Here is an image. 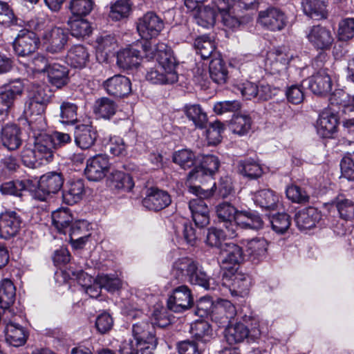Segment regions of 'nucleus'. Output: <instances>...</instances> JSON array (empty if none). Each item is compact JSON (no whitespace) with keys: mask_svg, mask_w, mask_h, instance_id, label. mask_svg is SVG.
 I'll return each mask as SVG.
<instances>
[{"mask_svg":"<svg viewBox=\"0 0 354 354\" xmlns=\"http://www.w3.org/2000/svg\"><path fill=\"white\" fill-rule=\"evenodd\" d=\"M153 57L158 62V66L150 68L146 74L147 81L154 84H167L176 83L178 75L176 71L178 62L173 52L165 44H159L153 52Z\"/></svg>","mask_w":354,"mask_h":354,"instance_id":"1","label":"nucleus"},{"mask_svg":"<svg viewBox=\"0 0 354 354\" xmlns=\"http://www.w3.org/2000/svg\"><path fill=\"white\" fill-rule=\"evenodd\" d=\"M49 93L47 86H33L25 102L24 113L34 131H41L46 129L45 112L50 101Z\"/></svg>","mask_w":354,"mask_h":354,"instance_id":"2","label":"nucleus"},{"mask_svg":"<svg viewBox=\"0 0 354 354\" xmlns=\"http://www.w3.org/2000/svg\"><path fill=\"white\" fill-rule=\"evenodd\" d=\"M218 260L224 269L232 274V283L230 292L233 296L242 297L243 293V279L241 272H239L240 263L243 261L242 248L232 243H225L221 248Z\"/></svg>","mask_w":354,"mask_h":354,"instance_id":"3","label":"nucleus"},{"mask_svg":"<svg viewBox=\"0 0 354 354\" xmlns=\"http://www.w3.org/2000/svg\"><path fill=\"white\" fill-rule=\"evenodd\" d=\"M215 185L216 184L214 183L211 189H205L197 185H189V191L197 196L189 201V208L196 225L199 227H203L209 223V209L205 199L213 195L214 188H216Z\"/></svg>","mask_w":354,"mask_h":354,"instance_id":"4","label":"nucleus"},{"mask_svg":"<svg viewBox=\"0 0 354 354\" xmlns=\"http://www.w3.org/2000/svg\"><path fill=\"white\" fill-rule=\"evenodd\" d=\"M153 49L149 41L136 44L120 50L117 55V64L124 70L136 68L142 57L153 58Z\"/></svg>","mask_w":354,"mask_h":354,"instance_id":"5","label":"nucleus"},{"mask_svg":"<svg viewBox=\"0 0 354 354\" xmlns=\"http://www.w3.org/2000/svg\"><path fill=\"white\" fill-rule=\"evenodd\" d=\"M218 223L223 225L230 238L236 237L243 229V213L236 209L228 203H222L216 207Z\"/></svg>","mask_w":354,"mask_h":354,"instance_id":"6","label":"nucleus"},{"mask_svg":"<svg viewBox=\"0 0 354 354\" xmlns=\"http://www.w3.org/2000/svg\"><path fill=\"white\" fill-rule=\"evenodd\" d=\"M196 161L198 166H196L187 176L189 185H196L198 183L203 184L207 179L212 178L220 167L218 157L214 155H198Z\"/></svg>","mask_w":354,"mask_h":354,"instance_id":"7","label":"nucleus"},{"mask_svg":"<svg viewBox=\"0 0 354 354\" xmlns=\"http://www.w3.org/2000/svg\"><path fill=\"white\" fill-rule=\"evenodd\" d=\"M64 178L61 172L49 171L43 174L37 181L34 198L45 201L51 194H57L63 187Z\"/></svg>","mask_w":354,"mask_h":354,"instance_id":"8","label":"nucleus"},{"mask_svg":"<svg viewBox=\"0 0 354 354\" xmlns=\"http://www.w3.org/2000/svg\"><path fill=\"white\" fill-rule=\"evenodd\" d=\"M20 316L14 315L11 310L4 312L3 324H5V337L6 342L11 346H20L27 340L28 333L19 323Z\"/></svg>","mask_w":354,"mask_h":354,"instance_id":"9","label":"nucleus"},{"mask_svg":"<svg viewBox=\"0 0 354 354\" xmlns=\"http://www.w3.org/2000/svg\"><path fill=\"white\" fill-rule=\"evenodd\" d=\"M164 27L163 20L153 12H147L136 21L137 31L145 41L158 37Z\"/></svg>","mask_w":354,"mask_h":354,"instance_id":"10","label":"nucleus"},{"mask_svg":"<svg viewBox=\"0 0 354 354\" xmlns=\"http://www.w3.org/2000/svg\"><path fill=\"white\" fill-rule=\"evenodd\" d=\"M40 41L35 32L21 30L13 41V49L19 57H29L37 50Z\"/></svg>","mask_w":354,"mask_h":354,"instance_id":"11","label":"nucleus"},{"mask_svg":"<svg viewBox=\"0 0 354 354\" xmlns=\"http://www.w3.org/2000/svg\"><path fill=\"white\" fill-rule=\"evenodd\" d=\"M132 334L133 344L137 346H149L150 348H156L158 344V339L156 337L154 327L149 322L148 319H142L133 324Z\"/></svg>","mask_w":354,"mask_h":354,"instance_id":"12","label":"nucleus"},{"mask_svg":"<svg viewBox=\"0 0 354 354\" xmlns=\"http://www.w3.org/2000/svg\"><path fill=\"white\" fill-rule=\"evenodd\" d=\"M257 22L270 31H281L287 26L288 17L281 9L270 6L259 12Z\"/></svg>","mask_w":354,"mask_h":354,"instance_id":"13","label":"nucleus"},{"mask_svg":"<svg viewBox=\"0 0 354 354\" xmlns=\"http://www.w3.org/2000/svg\"><path fill=\"white\" fill-rule=\"evenodd\" d=\"M193 304L192 291L186 285L174 288L167 303L168 309L174 313H183L189 309Z\"/></svg>","mask_w":354,"mask_h":354,"instance_id":"14","label":"nucleus"},{"mask_svg":"<svg viewBox=\"0 0 354 354\" xmlns=\"http://www.w3.org/2000/svg\"><path fill=\"white\" fill-rule=\"evenodd\" d=\"M24 85L21 80L10 82L0 93V114L7 115L14 107L15 102L22 95Z\"/></svg>","mask_w":354,"mask_h":354,"instance_id":"15","label":"nucleus"},{"mask_svg":"<svg viewBox=\"0 0 354 354\" xmlns=\"http://www.w3.org/2000/svg\"><path fill=\"white\" fill-rule=\"evenodd\" d=\"M110 163L107 156L98 154L86 160L84 174L90 181H100L109 171Z\"/></svg>","mask_w":354,"mask_h":354,"instance_id":"16","label":"nucleus"},{"mask_svg":"<svg viewBox=\"0 0 354 354\" xmlns=\"http://www.w3.org/2000/svg\"><path fill=\"white\" fill-rule=\"evenodd\" d=\"M306 37L315 49L321 50L330 49L334 41L331 31L320 25L311 26Z\"/></svg>","mask_w":354,"mask_h":354,"instance_id":"17","label":"nucleus"},{"mask_svg":"<svg viewBox=\"0 0 354 354\" xmlns=\"http://www.w3.org/2000/svg\"><path fill=\"white\" fill-rule=\"evenodd\" d=\"M22 224L20 215L15 211L7 210L0 214V236L8 239L15 236Z\"/></svg>","mask_w":354,"mask_h":354,"instance_id":"18","label":"nucleus"},{"mask_svg":"<svg viewBox=\"0 0 354 354\" xmlns=\"http://www.w3.org/2000/svg\"><path fill=\"white\" fill-rule=\"evenodd\" d=\"M102 86L110 95L117 97H123L131 92L130 80L122 75H115L102 83Z\"/></svg>","mask_w":354,"mask_h":354,"instance_id":"19","label":"nucleus"},{"mask_svg":"<svg viewBox=\"0 0 354 354\" xmlns=\"http://www.w3.org/2000/svg\"><path fill=\"white\" fill-rule=\"evenodd\" d=\"M171 202V196L166 191L151 187L147 189L142 205L149 210L157 212L167 207Z\"/></svg>","mask_w":354,"mask_h":354,"instance_id":"20","label":"nucleus"},{"mask_svg":"<svg viewBox=\"0 0 354 354\" xmlns=\"http://www.w3.org/2000/svg\"><path fill=\"white\" fill-rule=\"evenodd\" d=\"M97 137L96 128L91 124H80L75 127V142L82 149H88L92 147Z\"/></svg>","mask_w":354,"mask_h":354,"instance_id":"21","label":"nucleus"},{"mask_svg":"<svg viewBox=\"0 0 354 354\" xmlns=\"http://www.w3.org/2000/svg\"><path fill=\"white\" fill-rule=\"evenodd\" d=\"M236 315L235 306L228 300L221 299L213 307L212 319L224 326L232 323Z\"/></svg>","mask_w":354,"mask_h":354,"instance_id":"22","label":"nucleus"},{"mask_svg":"<svg viewBox=\"0 0 354 354\" xmlns=\"http://www.w3.org/2000/svg\"><path fill=\"white\" fill-rule=\"evenodd\" d=\"M44 41L47 52L58 53L64 50L68 41V34L64 30L55 27L44 35Z\"/></svg>","mask_w":354,"mask_h":354,"instance_id":"23","label":"nucleus"},{"mask_svg":"<svg viewBox=\"0 0 354 354\" xmlns=\"http://www.w3.org/2000/svg\"><path fill=\"white\" fill-rule=\"evenodd\" d=\"M328 69L321 68L308 80L309 89L315 95H324L332 89V81L327 73Z\"/></svg>","mask_w":354,"mask_h":354,"instance_id":"24","label":"nucleus"},{"mask_svg":"<svg viewBox=\"0 0 354 354\" xmlns=\"http://www.w3.org/2000/svg\"><path fill=\"white\" fill-rule=\"evenodd\" d=\"M21 131L15 124H7L1 129V141L4 147L9 151H15L22 144Z\"/></svg>","mask_w":354,"mask_h":354,"instance_id":"25","label":"nucleus"},{"mask_svg":"<svg viewBox=\"0 0 354 354\" xmlns=\"http://www.w3.org/2000/svg\"><path fill=\"white\" fill-rule=\"evenodd\" d=\"M338 125L339 120L335 114L324 111L317 121V133L323 138H331L337 131Z\"/></svg>","mask_w":354,"mask_h":354,"instance_id":"26","label":"nucleus"},{"mask_svg":"<svg viewBox=\"0 0 354 354\" xmlns=\"http://www.w3.org/2000/svg\"><path fill=\"white\" fill-rule=\"evenodd\" d=\"M85 195V185L83 180L69 181L62 191L63 202L73 205L82 200Z\"/></svg>","mask_w":354,"mask_h":354,"instance_id":"27","label":"nucleus"},{"mask_svg":"<svg viewBox=\"0 0 354 354\" xmlns=\"http://www.w3.org/2000/svg\"><path fill=\"white\" fill-rule=\"evenodd\" d=\"M321 214L318 209L313 207H308L297 212L295 215L296 225L300 230L314 227L320 220Z\"/></svg>","mask_w":354,"mask_h":354,"instance_id":"28","label":"nucleus"},{"mask_svg":"<svg viewBox=\"0 0 354 354\" xmlns=\"http://www.w3.org/2000/svg\"><path fill=\"white\" fill-rule=\"evenodd\" d=\"M197 264V262L187 257L178 259L173 263L171 275L178 282H185L194 271Z\"/></svg>","mask_w":354,"mask_h":354,"instance_id":"29","label":"nucleus"},{"mask_svg":"<svg viewBox=\"0 0 354 354\" xmlns=\"http://www.w3.org/2000/svg\"><path fill=\"white\" fill-rule=\"evenodd\" d=\"M35 148L39 158L50 161L53 157L54 150L57 148V143L54 142L50 135L40 133L36 137Z\"/></svg>","mask_w":354,"mask_h":354,"instance_id":"30","label":"nucleus"},{"mask_svg":"<svg viewBox=\"0 0 354 354\" xmlns=\"http://www.w3.org/2000/svg\"><path fill=\"white\" fill-rule=\"evenodd\" d=\"M268 242L261 237H257L248 241L245 257L252 263H258L266 255Z\"/></svg>","mask_w":354,"mask_h":354,"instance_id":"31","label":"nucleus"},{"mask_svg":"<svg viewBox=\"0 0 354 354\" xmlns=\"http://www.w3.org/2000/svg\"><path fill=\"white\" fill-rule=\"evenodd\" d=\"M116 46V40L112 35L104 33L96 39V56L100 62H105L113 53Z\"/></svg>","mask_w":354,"mask_h":354,"instance_id":"32","label":"nucleus"},{"mask_svg":"<svg viewBox=\"0 0 354 354\" xmlns=\"http://www.w3.org/2000/svg\"><path fill=\"white\" fill-rule=\"evenodd\" d=\"M252 200L263 209L274 210L277 207L279 197L272 190L265 189L252 194Z\"/></svg>","mask_w":354,"mask_h":354,"instance_id":"33","label":"nucleus"},{"mask_svg":"<svg viewBox=\"0 0 354 354\" xmlns=\"http://www.w3.org/2000/svg\"><path fill=\"white\" fill-rule=\"evenodd\" d=\"M46 73L48 82L57 88H62L68 82V70L66 66L59 64H51L48 66Z\"/></svg>","mask_w":354,"mask_h":354,"instance_id":"34","label":"nucleus"},{"mask_svg":"<svg viewBox=\"0 0 354 354\" xmlns=\"http://www.w3.org/2000/svg\"><path fill=\"white\" fill-rule=\"evenodd\" d=\"M301 5L304 14L313 19L320 20L326 19L328 17L326 4L324 1L303 0Z\"/></svg>","mask_w":354,"mask_h":354,"instance_id":"35","label":"nucleus"},{"mask_svg":"<svg viewBox=\"0 0 354 354\" xmlns=\"http://www.w3.org/2000/svg\"><path fill=\"white\" fill-rule=\"evenodd\" d=\"M109 187L118 191L129 192L134 186L133 178L120 171H113L108 178Z\"/></svg>","mask_w":354,"mask_h":354,"instance_id":"36","label":"nucleus"},{"mask_svg":"<svg viewBox=\"0 0 354 354\" xmlns=\"http://www.w3.org/2000/svg\"><path fill=\"white\" fill-rule=\"evenodd\" d=\"M66 60L74 68H84L89 61V53L82 45H75L68 51Z\"/></svg>","mask_w":354,"mask_h":354,"instance_id":"37","label":"nucleus"},{"mask_svg":"<svg viewBox=\"0 0 354 354\" xmlns=\"http://www.w3.org/2000/svg\"><path fill=\"white\" fill-rule=\"evenodd\" d=\"M16 298V288L12 281L8 279H4L0 283V308L4 310H10Z\"/></svg>","mask_w":354,"mask_h":354,"instance_id":"38","label":"nucleus"},{"mask_svg":"<svg viewBox=\"0 0 354 354\" xmlns=\"http://www.w3.org/2000/svg\"><path fill=\"white\" fill-rule=\"evenodd\" d=\"M217 9L214 6H203L196 8L194 18L198 25L209 28L214 25L217 16Z\"/></svg>","mask_w":354,"mask_h":354,"instance_id":"39","label":"nucleus"},{"mask_svg":"<svg viewBox=\"0 0 354 354\" xmlns=\"http://www.w3.org/2000/svg\"><path fill=\"white\" fill-rule=\"evenodd\" d=\"M222 16V22L227 28L234 29L241 25V20L243 15V6L236 4V7L220 10Z\"/></svg>","mask_w":354,"mask_h":354,"instance_id":"40","label":"nucleus"},{"mask_svg":"<svg viewBox=\"0 0 354 354\" xmlns=\"http://www.w3.org/2000/svg\"><path fill=\"white\" fill-rule=\"evenodd\" d=\"M73 217L67 208H60L52 213L53 225L59 233L66 234Z\"/></svg>","mask_w":354,"mask_h":354,"instance_id":"41","label":"nucleus"},{"mask_svg":"<svg viewBox=\"0 0 354 354\" xmlns=\"http://www.w3.org/2000/svg\"><path fill=\"white\" fill-rule=\"evenodd\" d=\"M185 113L189 120L193 122L196 128L205 129L207 127V115L200 105L186 106L185 107Z\"/></svg>","mask_w":354,"mask_h":354,"instance_id":"42","label":"nucleus"},{"mask_svg":"<svg viewBox=\"0 0 354 354\" xmlns=\"http://www.w3.org/2000/svg\"><path fill=\"white\" fill-rule=\"evenodd\" d=\"M209 75L212 80L216 84L225 83L227 78V71L223 61L220 57L212 59L209 66Z\"/></svg>","mask_w":354,"mask_h":354,"instance_id":"43","label":"nucleus"},{"mask_svg":"<svg viewBox=\"0 0 354 354\" xmlns=\"http://www.w3.org/2000/svg\"><path fill=\"white\" fill-rule=\"evenodd\" d=\"M337 208L340 217L346 221L353 219L354 214V202L344 195L337 196L332 201Z\"/></svg>","mask_w":354,"mask_h":354,"instance_id":"44","label":"nucleus"},{"mask_svg":"<svg viewBox=\"0 0 354 354\" xmlns=\"http://www.w3.org/2000/svg\"><path fill=\"white\" fill-rule=\"evenodd\" d=\"M116 109L117 105L115 102L108 97L98 99L95 103V113L104 119H110L115 115Z\"/></svg>","mask_w":354,"mask_h":354,"instance_id":"45","label":"nucleus"},{"mask_svg":"<svg viewBox=\"0 0 354 354\" xmlns=\"http://www.w3.org/2000/svg\"><path fill=\"white\" fill-rule=\"evenodd\" d=\"M73 275L76 277L78 283L84 288V290L87 295L91 298H97L100 295L102 287L95 279L94 283L92 285H86L84 283L86 280L91 282V277L85 273L83 270H79L77 272H73Z\"/></svg>","mask_w":354,"mask_h":354,"instance_id":"46","label":"nucleus"},{"mask_svg":"<svg viewBox=\"0 0 354 354\" xmlns=\"http://www.w3.org/2000/svg\"><path fill=\"white\" fill-rule=\"evenodd\" d=\"M68 26L71 35L77 39L88 36L92 31L89 22L84 19L69 20Z\"/></svg>","mask_w":354,"mask_h":354,"instance_id":"47","label":"nucleus"},{"mask_svg":"<svg viewBox=\"0 0 354 354\" xmlns=\"http://www.w3.org/2000/svg\"><path fill=\"white\" fill-rule=\"evenodd\" d=\"M194 46L197 53L201 55L203 59H208L213 55L215 45L208 36L198 37L194 41Z\"/></svg>","mask_w":354,"mask_h":354,"instance_id":"48","label":"nucleus"},{"mask_svg":"<svg viewBox=\"0 0 354 354\" xmlns=\"http://www.w3.org/2000/svg\"><path fill=\"white\" fill-rule=\"evenodd\" d=\"M225 337L230 345L238 344L243 341V324L241 320L235 324L227 325L225 329Z\"/></svg>","mask_w":354,"mask_h":354,"instance_id":"49","label":"nucleus"},{"mask_svg":"<svg viewBox=\"0 0 354 354\" xmlns=\"http://www.w3.org/2000/svg\"><path fill=\"white\" fill-rule=\"evenodd\" d=\"M173 161L184 169L191 168L197 163L196 157L189 149H182L176 151L173 155Z\"/></svg>","mask_w":354,"mask_h":354,"instance_id":"50","label":"nucleus"},{"mask_svg":"<svg viewBox=\"0 0 354 354\" xmlns=\"http://www.w3.org/2000/svg\"><path fill=\"white\" fill-rule=\"evenodd\" d=\"M212 328L207 321L198 320L191 325L190 333L198 340L206 342L212 335Z\"/></svg>","mask_w":354,"mask_h":354,"instance_id":"51","label":"nucleus"},{"mask_svg":"<svg viewBox=\"0 0 354 354\" xmlns=\"http://www.w3.org/2000/svg\"><path fill=\"white\" fill-rule=\"evenodd\" d=\"M131 10V6L128 0H118L111 6L109 17L119 21L128 17Z\"/></svg>","mask_w":354,"mask_h":354,"instance_id":"52","label":"nucleus"},{"mask_svg":"<svg viewBox=\"0 0 354 354\" xmlns=\"http://www.w3.org/2000/svg\"><path fill=\"white\" fill-rule=\"evenodd\" d=\"M93 5V0H71L69 9L73 15L84 17L91 12Z\"/></svg>","mask_w":354,"mask_h":354,"instance_id":"53","label":"nucleus"},{"mask_svg":"<svg viewBox=\"0 0 354 354\" xmlns=\"http://www.w3.org/2000/svg\"><path fill=\"white\" fill-rule=\"evenodd\" d=\"M86 223L84 221L72 222L68 229L70 239L77 243L75 247H82L85 243V236H81L82 231L86 227Z\"/></svg>","mask_w":354,"mask_h":354,"instance_id":"54","label":"nucleus"},{"mask_svg":"<svg viewBox=\"0 0 354 354\" xmlns=\"http://www.w3.org/2000/svg\"><path fill=\"white\" fill-rule=\"evenodd\" d=\"M155 349L149 346H137L131 341H124L120 346L119 354H153Z\"/></svg>","mask_w":354,"mask_h":354,"instance_id":"55","label":"nucleus"},{"mask_svg":"<svg viewBox=\"0 0 354 354\" xmlns=\"http://www.w3.org/2000/svg\"><path fill=\"white\" fill-rule=\"evenodd\" d=\"M210 279L211 278L198 263L195 267L194 271L187 281L191 284L201 286L205 290H209L210 289Z\"/></svg>","mask_w":354,"mask_h":354,"instance_id":"56","label":"nucleus"},{"mask_svg":"<svg viewBox=\"0 0 354 354\" xmlns=\"http://www.w3.org/2000/svg\"><path fill=\"white\" fill-rule=\"evenodd\" d=\"M28 59V62L24 63V65L37 73H46L48 68V66L51 64L48 63V59L42 54L37 53L33 57Z\"/></svg>","mask_w":354,"mask_h":354,"instance_id":"57","label":"nucleus"},{"mask_svg":"<svg viewBox=\"0 0 354 354\" xmlns=\"http://www.w3.org/2000/svg\"><path fill=\"white\" fill-rule=\"evenodd\" d=\"M225 130L224 124L219 120L210 123L206 131V137L209 145H216L221 141V134Z\"/></svg>","mask_w":354,"mask_h":354,"instance_id":"58","label":"nucleus"},{"mask_svg":"<svg viewBox=\"0 0 354 354\" xmlns=\"http://www.w3.org/2000/svg\"><path fill=\"white\" fill-rule=\"evenodd\" d=\"M17 17L7 2L0 1V25L10 27L17 24Z\"/></svg>","mask_w":354,"mask_h":354,"instance_id":"59","label":"nucleus"},{"mask_svg":"<svg viewBox=\"0 0 354 354\" xmlns=\"http://www.w3.org/2000/svg\"><path fill=\"white\" fill-rule=\"evenodd\" d=\"M19 168L17 157L9 155L4 156L0 161V175L6 177L16 172Z\"/></svg>","mask_w":354,"mask_h":354,"instance_id":"60","label":"nucleus"},{"mask_svg":"<svg viewBox=\"0 0 354 354\" xmlns=\"http://www.w3.org/2000/svg\"><path fill=\"white\" fill-rule=\"evenodd\" d=\"M270 222L274 231L283 234L290 225V217L286 213H278L272 216Z\"/></svg>","mask_w":354,"mask_h":354,"instance_id":"61","label":"nucleus"},{"mask_svg":"<svg viewBox=\"0 0 354 354\" xmlns=\"http://www.w3.org/2000/svg\"><path fill=\"white\" fill-rule=\"evenodd\" d=\"M273 57L274 62L272 63L273 70L279 72L286 68V66L291 60L292 55L286 52L285 49L278 48L270 54Z\"/></svg>","mask_w":354,"mask_h":354,"instance_id":"62","label":"nucleus"},{"mask_svg":"<svg viewBox=\"0 0 354 354\" xmlns=\"http://www.w3.org/2000/svg\"><path fill=\"white\" fill-rule=\"evenodd\" d=\"M338 37L342 41H347L354 37V18L348 17L339 21Z\"/></svg>","mask_w":354,"mask_h":354,"instance_id":"63","label":"nucleus"},{"mask_svg":"<svg viewBox=\"0 0 354 354\" xmlns=\"http://www.w3.org/2000/svg\"><path fill=\"white\" fill-rule=\"evenodd\" d=\"M351 156V154L348 153L344 155L340 160V178H345L353 182L354 181V161Z\"/></svg>","mask_w":354,"mask_h":354,"instance_id":"64","label":"nucleus"}]
</instances>
